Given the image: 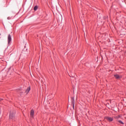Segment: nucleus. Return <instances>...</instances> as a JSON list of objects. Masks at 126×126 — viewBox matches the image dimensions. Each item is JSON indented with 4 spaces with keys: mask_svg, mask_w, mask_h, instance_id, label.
I'll list each match as a JSON object with an SVG mask.
<instances>
[{
    "mask_svg": "<svg viewBox=\"0 0 126 126\" xmlns=\"http://www.w3.org/2000/svg\"><path fill=\"white\" fill-rule=\"evenodd\" d=\"M15 116V112L12 111L10 112L9 119H10L11 120H13V119H14Z\"/></svg>",
    "mask_w": 126,
    "mask_h": 126,
    "instance_id": "f257e3e1",
    "label": "nucleus"
},
{
    "mask_svg": "<svg viewBox=\"0 0 126 126\" xmlns=\"http://www.w3.org/2000/svg\"><path fill=\"white\" fill-rule=\"evenodd\" d=\"M11 41V35L10 34H8V43H9Z\"/></svg>",
    "mask_w": 126,
    "mask_h": 126,
    "instance_id": "f03ea898",
    "label": "nucleus"
},
{
    "mask_svg": "<svg viewBox=\"0 0 126 126\" xmlns=\"http://www.w3.org/2000/svg\"><path fill=\"white\" fill-rule=\"evenodd\" d=\"M105 120H107V121H109V122H112L113 118H112V117H106Z\"/></svg>",
    "mask_w": 126,
    "mask_h": 126,
    "instance_id": "7ed1b4c3",
    "label": "nucleus"
},
{
    "mask_svg": "<svg viewBox=\"0 0 126 126\" xmlns=\"http://www.w3.org/2000/svg\"><path fill=\"white\" fill-rule=\"evenodd\" d=\"M30 87H28L26 90L25 93H26V94H28V93H29V91H30Z\"/></svg>",
    "mask_w": 126,
    "mask_h": 126,
    "instance_id": "20e7f679",
    "label": "nucleus"
},
{
    "mask_svg": "<svg viewBox=\"0 0 126 126\" xmlns=\"http://www.w3.org/2000/svg\"><path fill=\"white\" fill-rule=\"evenodd\" d=\"M31 117L33 118L34 117V110H32L31 111Z\"/></svg>",
    "mask_w": 126,
    "mask_h": 126,
    "instance_id": "39448f33",
    "label": "nucleus"
},
{
    "mask_svg": "<svg viewBox=\"0 0 126 126\" xmlns=\"http://www.w3.org/2000/svg\"><path fill=\"white\" fill-rule=\"evenodd\" d=\"M114 76L117 79H120V78H121L122 77V76H121L118 74L114 75Z\"/></svg>",
    "mask_w": 126,
    "mask_h": 126,
    "instance_id": "423d86ee",
    "label": "nucleus"
},
{
    "mask_svg": "<svg viewBox=\"0 0 126 126\" xmlns=\"http://www.w3.org/2000/svg\"><path fill=\"white\" fill-rule=\"evenodd\" d=\"M72 100H73V101L72 102V104L73 105V109H74V99H73V98H72Z\"/></svg>",
    "mask_w": 126,
    "mask_h": 126,
    "instance_id": "0eeeda50",
    "label": "nucleus"
},
{
    "mask_svg": "<svg viewBox=\"0 0 126 126\" xmlns=\"http://www.w3.org/2000/svg\"><path fill=\"white\" fill-rule=\"evenodd\" d=\"M34 10L36 11L37 9H38V6H35L34 8Z\"/></svg>",
    "mask_w": 126,
    "mask_h": 126,
    "instance_id": "6e6552de",
    "label": "nucleus"
},
{
    "mask_svg": "<svg viewBox=\"0 0 126 126\" xmlns=\"http://www.w3.org/2000/svg\"><path fill=\"white\" fill-rule=\"evenodd\" d=\"M118 122L119 123H120V124H121L122 125H124V122H122V121H119Z\"/></svg>",
    "mask_w": 126,
    "mask_h": 126,
    "instance_id": "1a4fd4ad",
    "label": "nucleus"
},
{
    "mask_svg": "<svg viewBox=\"0 0 126 126\" xmlns=\"http://www.w3.org/2000/svg\"><path fill=\"white\" fill-rule=\"evenodd\" d=\"M2 100H3V99H2V98H0V101H2Z\"/></svg>",
    "mask_w": 126,
    "mask_h": 126,
    "instance_id": "9d476101",
    "label": "nucleus"
},
{
    "mask_svg": "<svg viewBox=\"0 0 126 126\" xmlns=\"http://www.w3.org/2000/svg\"><path fill=\"white\" fill-rule=\"evenodd\" d=\"M7 19H9V17H8Z\"/></svg>",
    "mask_w": 126,
    "mask_h": 126,
    "instance_id": "9b49d317",
    "label": "nucleus"
}]
</instances>
